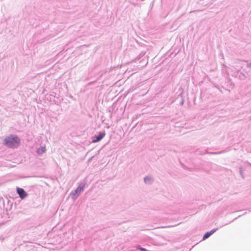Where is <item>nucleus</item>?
Wrapping results in <instances>:
<instances>
[{
  "mask_svg": "<svg viewBox=\"0 0 251 251\" xmlns=\"http://www.w3.org/2000/svg\"><path fill=\"white\" fill-rule=\"evenodd\" d=\"M46 151V147H42L38 150V152L40 153H43Z\"/></svg>",
  "mask_w": 251,
  "mask_h": 251,
  "instance_id": "nucleus-6",
  "label": "nucleus"
},
{
  "mask_svg": "<svg viewBox=\"0 0 251 251\" xmlns=\"http://www.w3.org/2000/svg\"><path fill=\"white\" fill-rule=\"evenodd\" d=\"M84 189V186H79L76 190L75 191V193H73L74 195L76 194L77 196L79 195Z\"/></svg>",
  "mask_w": 251,
  "mask_h": 251,
  "instance_id": "nucleus-4",
  "label": "nucleus"
},
{
  "mask_svg": "<svg viewBox=\"0 0 251 251\" xmlns=\"http://www.w3.org/2000/svg\"><path fill=\"white\" fill-rule=\"evenodd\" d=\"M140 250L142 251H147V250L146 249L142 248H140Z\"/></svg>",
  "mask_w": 251,
  "mask_h": 251,
  "instance_id": "nucleus-8",
  "label": "nucleus"
},
{
  "mask_svg": "<svg viewBox=\"0 0 251 251\" xmlns=\"http://www.w3.org/2000/svg\"><path fill=\"white\" fill-rule=\"evenodd\" d=\"M3 143L8 148L15 149L20 146L21 140L17 135L11 134L4 138Z\"/></svg>",
  "mask_w": 251,
  "mask_h": 251,
  "instance_id": "nucleus-1",
  "label": "nucleus"
},
{
  "mask_svg": "<svg viewBox=\"0 0 251 251\" xmlns=\"http://www.w3.org/2000/svg\"><path fill=\"white\" fill-rule=\"evenodd\" d=\"M17 192L22 199H24L27 196L26 193L23 188H17Z\"/></svg>",
  "mask_w": 251,
  "mask_h": 251,
  "instance_id": "nucleus-2",
  "label": "nucleus"
},
{
  "mask_svg": "<svg viewBox=\"0 0 251 251\" xmlns=\"http://www.w3.org/2000/svg\"><path fill=\"white\" fill-rule=\"evenodd\" d=\"M148 180H150V178H149V177H145V182H147V181H148Z\"/></svg>",
  "mask_w": 251,
  "mask_h": 251,
  "instance_id": "nucleus-7",
  "label": "nucleus"
},
{
  "mask_svg": "<svg viewBox=\"0 0 251 251\" xmlns=\"http://www.w3.org/2000/svg\"><path fill=\"white\" fill-rule=\"evenodd\" d=\"M105 133L104 132L100 133L99 136L96 137V139L94 140L93 142L94 143L99 142L105 136Z\"/></svg>",
  "mask_w": 251,
  "mask_h": 251,
  "instance_id": "nucleus-3",
  "label": "nucleus"
},
{
  "mask_svg": "<svg viewBox=\"0 0 251 251\" xmlns=\"http://www.w3.org/2000/svg\"><path fill=\"white\" fill-rule=\"evenodd\" d=\"M216 231V229H213L211 230L210 232H206L203 237V240H205L207 238H208L211 235L214 233Z\"/></svg>",
  "mask_w": 251,
  "mask_h": 251,
  "instance_id": "nucleus-5",
  "label": "nucleus"
}]
</instances>
